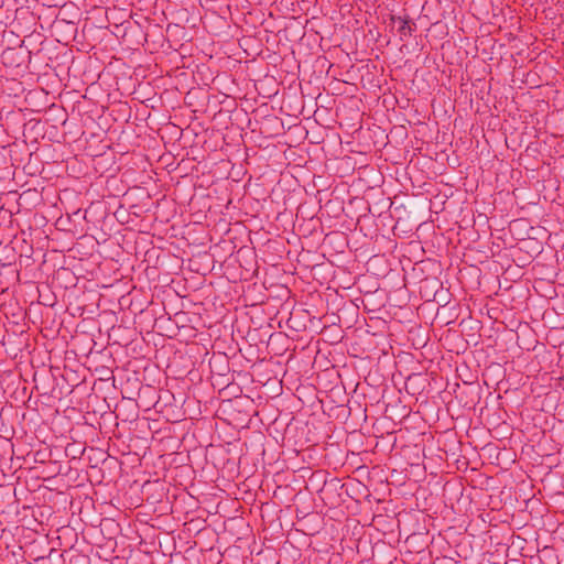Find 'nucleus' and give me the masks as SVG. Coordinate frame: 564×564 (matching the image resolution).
<instances>
[{"label": "nucleus", "instance_id": "1", "mask_svg": "<svg viewBox=\"0 0 564 564\" xmlns=\"http://www.w3.org/2000/svg\"><path fill=\"white\" fill-rule=\"evenodd\" d=\"M390 20H391V22L400 23L398 32L400 34L401 41H404L405 37L411 36L413 34V32L416 30V24L414 22H412L408 15L406 17L391 15Z\"/></svg>", "mask_w": 564, "mask_h": 564}]
</instances>
